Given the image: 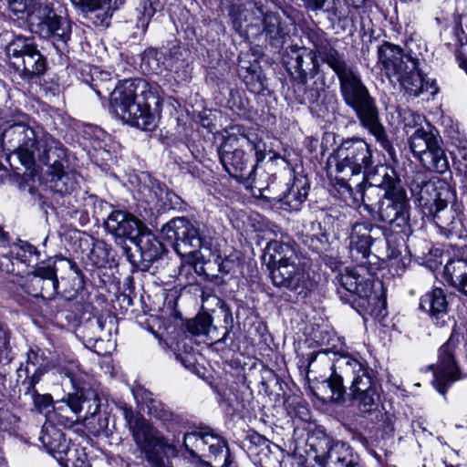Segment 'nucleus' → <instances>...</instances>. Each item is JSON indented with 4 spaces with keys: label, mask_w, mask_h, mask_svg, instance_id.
Here are the masks:
<instances>
[{
    "label": "nucleus",
    "mask_w": 467,
    "mask_h": 467,
    "mask_svg": "<svg viewBox=\"0 0 467 467\" xmlns=\"http://www.w3.org/2000/svg\"><path fill=\"white\" fill-rule=\"evenodd\" d=\"M55 369L61 377L68 379L75 390L74 393H68L66 400L70 410L78 414L88 404V412L91 415L96 414L99 410V399L93 390L86 387L88 375L79 368L78 362L63 359L55 366Z\"/></svg>",
    "instance_id": "nucleus-11"
},
{
    "label": "nucleus",
    "mask_w": 467,
    "mask_h": 467,
    "mask_svg": "<svg viewBox=\"0 0 467 467\" xmlns=\"http://www.w3.org/2000/svg\"><path fill=\"white\" fill-rule=\"evenodd\" d=\"M462 66L465 68L466 72H467V61H464Z\"/></svg>",
    "instance_id": "nucleus-63"
},
{
    "label": "nucleus",
    "mask_w": 467,
    "mask_h": 467,
    "mask_svg": "<svg viewBox=\"0 0 467 467\" xmlns=\"http://www.w3.org/2000/svg\"><path fill=\"white\" fill-rule=\"evenodd\" d=\"M306 3V5L313 10H322L325 5V0H304Z\"/></svg>",
    "instance_id": "nucleus-51"
},
{
    "label": "nucleus",
    "mask_w": 467,
    "mask_h": 467,
    "mask_svg": "<svg viewBox=\"0 0 467 467\" xmlns=\"http://www.w3.org/2000/svg\"><path fill=\"white\" fill-rule=\"evenodd\" d=\"M315 48L316 55L337 75L345 103L356 112L361 125L375 137L382 148L389 150L391 143L380 123L376 101L370 96L358 72L348 65L345 56L339 53L327 39L317 38Z\"/></svg>",
    "instance_id": "nucleus-1"
},
{
    "label": "nucleus",
    "mask_w": 467,
    "mask_h": 467,
    "mask_svg": "<svg viewBox=\"0 0 467 467\" xmlns=\"http://www.w3.org/2000/svg\"><path fill=\"white\" fill-rule=\"evenodd\" d=\"M388 244V257L397 259L401 254V248L404 245V239L402 236L397 234H389L386 238Z\"/></svg>",
    "instance_id": "nucleus-44"
},
{
    "label": "nucleus",
    "mask_w": 467,
    "mask_h": 467,
    "mask_svg": "<svg viewBox=\"0 0 467 467\" xmlns=\"http://www.w3.org/2000/svg\"><path fill=\"white\" fill-rule=\"evenodd\" d=\"M46 372L44 354L39 348H29L26 361L17 368V378L25 394H31L36 397L35 399L38 398L35 393V386Z\"/></svg>",
    "instance_id": "nucleus-19"
},
{
    "label": "nucleus",
    "mask_w": 467,
    "mask_h": 467,
    "mask_svg": "<svg viewBox=\"0 0 467 467\" xmlns=\"http://www.w3.org/2000/svg\"><path fill=\"white\" fill-rule=\"evenodd\" d=\"M240 76L249 91L259 94L265 89L264 78L261 72L257 70L256 65L249 67H241Z\"/></svg>",
    "instance_id": "nucleus-31"
},
{
    "label": "nucleus",
    "mask_w": 467,
    "mask_h": 467,
    "mask_svg": "<svg viewBox=\"0 0 467 467\" xmlns=\"http://www.w3.org/2000/svg\"><path fill=\"white\" fill-rule=\"evenodd\" d=\"M322 354L323 355V358H326V354L325 353H315V352H312L310 354L307 355V358H306V361H307V372L310 371V368L311 367L313 366L314 362L316 361V359L317 358V357Z\"/></svg>",
    "instance_id": "nucleus-52"
},
{
    "label": "nucleus",
    "mask_w": 467,
    "mask_h": 467,
    "mask_svg": "<svg viewBox=\"0 0 467 467\" xmlns=\"http://www.w3.org/2000/svg\"><path fill=\"white\" fill-rule=\"evenodd\" d=\"M163 238L172 243L176 253L189 263L204 257L202 250L210 251L211 242L202 237L200 229L184 217L172 219L161 229Z\"/></svg>",
    "instance_id": "nucleus-8"
},
{
    "label": "nucleus",
    "mask_w": 467,
    "mask_h": 467,
    "mask_svg": "<svg viewBox=\"0 0 467 467\" xmlns=\"http://www.w3.org/2000/svg\"><path fill=\"white\" fill-rule=\"evenodd\" d=\"M156 418H159L161 420L165 419V413L164 412H152Z\"/></svg>",
    "instance_id": "nucleus-60"
},
{
    "label": "nucleus",
    "mask_w": 467,
    "mask_h": 467,
    "mask_svg": "<svg viewBox=\"0 0 467 467\" xmlns=\"http://www.w3.org/2000/svg\"><path fill=\"white\" fill-rule=\"evenodd\" d=\"M5 89V83L0 79V91Z\"/></svg>",
    "instance_id": "nucleus-61"
},
{
    "label": "nucleus",
    "mask_w": 467,
    "mask_h": 467,
    "mask_svg": "<svg viewBox=\"0 0 467 467\" xmlns=\"http://www.w3.org/2000/svg\"><path fill=\"white\" fill-rule=\"evenodd\" d=\"M88 329H90L94 334L90 337L88 334L85 335L89 343L92 340L95 344L99 341L109 340L112 330V318L109 317L108 320V318L99 317L95 321H90L88 324Z\"/></svg>",
    "instance_id": "nucleus-32"
},
{
    "label": "nucleus",
    "mask_w": 467,
    "mask_h": 467,
    "mask_svg": "<svg viewBox=\"0 0 467 467\" xmlns=\"http://www.w3.org/2000/svg\"><path fill=\"white\" fill-rule=\"evenodd\" d=\"M443 276L451 285L467 296V261L459 259L448 262Z\"/></svg>",
    "instance_id": "nucleus-26"
},
{
    "label": "nucleus",
    "mask_w": 467,
    "mask_h": 467,
    "mask_svg": "<svg viewBox=\"0 0 467 467\" xmlns=\"http://www.w3.org/2000/svg\"><path fill=\"white\" fill-rule=\"evenodd\" d=\"M7 244V239L5 237V233L3 232L2 227L0 226V247H5Z\"/></svg>",
    "instance_id": "nucleus-55"
},
{
    "label": "nucleus",
    "mask_w": 467,
    "mask_h": 467,
    "mask_svg": "<svg viewBox=\"0 0 467 467\" xmlns=\"http://www.w3.org/2000/svg\"><path fill=\"white\" fill-rule=\"evenodd\" d=\"M410 127V123L405 124L406 132L409 133V128Z\"/></svg>",
    "instance_id": "nucleus-62"
},
{
    "label": "nucleus",
    "mask_w": 467,
    "mask_h": 467,
    "mask_svg": "<svg viewBox=\"0 0 467 467\" xmlns=\"http://www.w3.org/2000/svg\"><path fill=\"white\" fill-rule=\"evenodd\" d=\"M58 462L62 467H90L86 454L77 449H70Z\"/></svg>",
    "instance_id": "nucleus-39"
},
{
    "label": "nucleus",
    "mask_w": 467,
    "mask_h": 467,
    "mask_svg": "<svg viewBox=\"0 0 467 467\" xmlns=\"http://www.w3.org/2000/svg\"><path fill=\"white\" fill-rule=\"evenodd\" d=\"M7 2L9 9L14 15L20 16L26 13V16H28L38 0H7Z\"/></svg>",
    "instance_id": "nucleus-43"
},
{
    "label": "nucleus",
    "mask_w": 467,
    "mask_h": 467,
    "mask_svg": "<svg viewBox=\"0 0 467 467\" xmlns=\"http://www.w3.org/2000/svg\"><path fill=\"white\" fill-rule=\"evenodd\" d=\"M410 147L427 170L443 173L449 169L445 151L433 133L423 128L416 129L410 137Z\"/></svg>",
    "instance_id": "nucleus-14"
},
{
    "label": "nucleus",
    "mask_w": 467,
    "mask_h": 467,
    "mask_svg": "<svg viewBox=\"0 0 467 467\" xmlns=\"http://www.w3.org/2000/svg\"><path fill=\"white\" fill-rule=\"evenodd\" d=\"M3 144L17 155L20 162L32 167L36 161L48 162V151L55 140L43 128L31 127L24 122L8 125L2 133Z\"/></svg>",
    "instance_id": "nucleus-5"
},
{
    "label": "nucleus",
    "mask_w": 467,
    "mask_h": 467,
    "mask_svg": "<svg viewBox=\"0 0 467 467\" xmlns=\"http://www.w3.org/2000/svg\"><path fill=\"white\" fill-rule=\"evenodd\" d=\"M35 47L32 39L19 36L8 44L6 53L14 61H18Z\"/></svg>",
    "instance_id": "nucleus-34"
},
{
    "label": "nucleus",
    "mask_w": 467,
    "mask_h": 467,
    "mask_svg": "<svg viewBox=\"0 0 467 467\" xmlns=\"http://www.w3.org/2000/svg\"><path fill=\"white\" fill-rule=\"evenodd\" d=\"M366 269L362 266L346 268L337 279L339 284L337 294L342 301L368 311L369 306L378 300L373 293L372 281L364 276Z\"/></svg>",
    "instance_id": "nucleus-12"
},
{
    "label": "nucleus",
    "mask_w": 467,
    "mask_h": 467,
    "mask_svg": "<svg viewBox=\"0 0 467 467\" xmlns=\"http://www.w3.org/2000/svg\"><path fill=\"white\" fill-rule=\"evenodd\" d=\"M163 54L155 48L146 50L141 58V67L148 74H158L163 65Z\"/></svg>",
    "instance_id": "nucleus-36"
},
{
    "label": "nucleus",
    "mask_w": 467,
    "mask_h": 467,
    "mask_svg": "<svg viewBox=\"0 0 467 467\" xmlns=\"http://www.w3.org/2000/svg\"><path fill=\"white\" fill-rule=\"evenodd\" d=\"M177 359H179L185 368H190L192 365V360L190 357L182 358L181 356H177Z\"/></svg>",
    "instance_id": "nucleus-53"
},
{
    "label": "nucleus",
    "mask_w": 467,
    "mask_h": 467,
    "mask_svg": "<svg viewBox=\"0 0 467 467\" xmlns=\"http://www.w3.org/2000/svg\"><path fill=\"white\" fill-rule=\"evenodd\" d=\"M12 254L22 263H26L31 257L38 258L40 253L33 244L26 241H19L12 249Z\"/></svg>",
    "instance_id": "nucleus-40"
},
{
    "label": "nucleus",
    "mask_w": 467,
    "mask_h": 467,
    "mask_svg": "<svg viewBox=\"0 0 467 467\" xmlns=\"http://www.w3.org/2000/svg\"><path fill=\"white\" fill-rule=\"evenodd\" d=\"M315 461L321 467H362L359 455L348 443L335 440L324 430L317 429L308 438Z\"/></svg>",
    "instance_id": "nucleus-9"
},
{
    "label": "nucleus",
    "mask_w": 467,
    "mask_h": 467,
    "mask_svg": "<svg viewBox=\"0 0 467 467\" xmlns=\"http://www.w3.org/2000/svg\"><path fill=\"white\" fill-rule=\"evenodd\" d=\"M212 324L211 317L208 315L198 316L188 324L189 331L193 335H206Z\"/></svg>",
    "instance_id": "nucleus-42"
},
{
    "label": "nucleus",
    "mask_w": 467,
    "mask_h": 467,
    "mask_svg": "<svg viewBox=\"0 0 467 467\" xmlns=\"http://www.w3.org/2000/svg\"><path fill=\"white\" fill-rule=\"evenodd\" d=\"M457 171L462 176L463 192H467V147L460 149L456 156Z\"/></svg>",
    "instance_id": "nucleus-45"
},
{
    "label": "nucleus",
    "mask_w": 467,
    "mask_h": 467,
    "mask_svg": "<svg viewBox=\"0 0 467 467\" xmlns=\"http://www.w3.org/2000/svg\"><path fill=\"white\" fill-rule=\"evenodd\" d=\"M49 174L56 192L68 194L77 188L78 182L75 174L66 172L61 162L55 161L49 168Z\"/></svg>",
    "instance_id": "nucleus-27"
},
{
    "label": "nucleus",
    "mask_w": 467,
    "mask_h": 467,
    "mask_svg": "<svg viewBox=\"0 0 467 467\" xmlns=\"http://www.w3.org/2000/svg\"><path fill=\"white\" fill-rule=\"evenodd\" d=\"M382 229L370 222L356 223L351 227L349 234V252L354 260L367 258L370 254V246L377 239Z\"/></svg>",
    "instance_id": "nucleus-20"
},
{
    "label": "nucleus",
    "mask_w": 467,
    "mask_h": 467,
    "mask_svg": "<svg viewBox=\"0 0 467 467\" xmlns=\"http://www.w3.org/2000/svg\"><path fill=\"white\" fill-rule=\"evenodd\" d=\"M140 390V389H138V390L134 391V395H135L136 398L140 395V393H139Z\"/></svg>",
    "instance_id": "nucleus-64"
},
{
    "label": "nucleus",
    "mask_w": 467,
    "mask_h": 467,
    "mask_svg": "<svg viewBox=\"0 0 467 467\" xmlns=\"http://www.w3.org/2000/svg\"><path fill=\"white\" fill-rule=\"evenodd\" d=\"M275 179V176L269 175L265 171L261 172L257 177L255 171L250 179L244 180L241 182L247 184L253 189H256L260 194H264L265 192H271V184L274 183Z\"/></svg>",
    "instance_id": "nucleus-38"
},
{
    "label": "nucleus",
    "mask_w": 467,
    "mask_h": 467,
    "mask_svg": "<svg viewBox=\"0 0 467 467\" xmlns=\"http://www.w3.org/2000/svg\"><path fill=\"white\" fill-rule=\"evenodd\" d=\"M39 440L57 462L62 461V457L71 449L61 430L51 422L43 425Z\"/></svg>",
    "instance_id": "nucleus-23"
},
{
    "label": "nucleus",
    "mask_w": 467,
    "mask_h": 467,
    "mask_svg": "<svg viewBox=\"0 0 467 467\" xmlns=\"http://www.w3.org/2000/svg\"><path fill=\"white\" fill-rule=\"evenodd\" d=\"M153 15H154V10H152L151 8L149 9L147 7H144V14H143V16H145L150 18V17L153 16Z\"/></svg>",
    "instance_id": "nucleus-59"
},
{
    "label": "nucleus",
    "mask_w": 467,
    "mask_h": 467,
    "mask_svg": "<svg viewBox=\"0 0 467 467\" xmlns=\"http://www.w3.org/2000/svg\"><path fill=\"white\" fill-rule=\"evenodd\" d=\"M35 393L37 397L36 399V401L35 400L36 397H33V395L31 394H28L30 396V398L33 400L34 403L36 406H37L39 409H45L48 406L49 404V399L50 397L49 396H42V395H39L36 393V391L35 390Z\"/></svg>",
    "instance_id": "nucleus-50"
},
{
    "label": "nucleus",
    "mask_w": 467,
    "mask_h": 467,
    "mask_svg": "<svg viewBox=\"0 0 467 467\" xmlns=\"http://www.w3.org/2000/svg\"><path fill=\"white\" fill-rule=\"evenodd\" d=\"M306 196V183L296 179L291 185L285 184V190L282 194L271 198L280 202L285 210L298 211L305 202Z\"/></svg>",
    "instance_id": "nucleus-24"
},
{
    "label": "nucleus",
    "mask_w": 467,
    "mask_h": 467,
    "mask_svg": "<svg viewBox=\"0 0 467 467\" xmlns=\"http://www.w3.org/2000/svg\"><path fill=\"white\" fill-rule=\"evenodd\" d=\"M218 269L222 274H234L240 267V256L236 253H233L223 258H217Z\"/></svg>",
    "instance_id": "nucleus-41"
},
{
    "label": "nucleus",
    "mask_w": 467,
    "mask_h": 467,
    "mask_svg": "<svg viewBox=\"0 0 467 467\" xmlns=\"http://www.w3.org/2000/svg\"><path fill=\"white\" fill-rule=\"evenodd\" d=\"M161 88L144 79H125L110 93V108L125 123L153 130L162 111Z\"/></svg>",
    "instance_id": "nucleus-2"
},
{
    "label": "nucleus",
    "mask_w": 467,
    "mask_h": 467,
    "mask_svg": "<svg viewBox=\"0 0 467 467\" xmlns=\"http://www.w3.org/2000/svg\"><path fill=\"white\" fill-rule=\"evenodd\" d=\"M138 244L142 256L148 261H153L161 254V244L151 235H141Z\"/></svg>",
    "instance_id": "nucleus-37"
},
{
    "label": "nucleus",
    "mask_w": 467,
    "mask_h": 467,
    "mask_svg": "<svg viewBox=\"0 0 467 467\" xmlns=\"http://www.w3.org/2000/svg\"><path fill=\"white\" fill-rule=\"evenodd\" d=\"M245 147H250L255 151L257 162L264 160L265 154L259 143L251 140L246 134L240 132V130L238 132L228 133L218 150L223 169L240 182L250 179L256 166L250 156L241 150Z\"/></svg>",
    "instance_id": "nucleus-6"
},
{
    "label": "nucleus",
    "mask_w": 467,
    "mask_h": 467,
    "mask_svg": "<svg viewBox=\"0 0 467 467\" xmlns=\"http://www.w3.org/2000/svg\"><path fill=\"white\" fill-rule=\"evenodd\" d=\"M378 64L390 81L398 82L409 95L417 97L431 89L436 93L435 80L425 81L418 68V59L390 42L378 47Z\"/></svg>",
    "instance_id": "nucleus-4"
},
{
    "label": "nucleus",
    "mask_w": 467,
    "mask_h": 467,
    "mask_svg": "<svg viewBox=\"0 0 467 467\" xmlns=\"http://www.w3.org/2000/svg\"><path fill=\"white\" fill-rule=\"evenodd\" d=\"M296 259L297 256L289 244L276 240L267 243L263 254V261L266 264L268 270L274 265Z\"/></svg>",
    "instance_id": "nucleus-25"
},
{
    "label": "nucleus",
    "mask_w": 467,
    "mask_h": 467,
    "mask_svg": "<svg viewBox=\"0 0 467 467\" xmlns=\"http://www.w3.org/2000/svg\"><path fill=\"white\" fill-rule=\"evenodd\" d=\"M448 307L447 296L439 287L426 292L420 300V308L426 312L438 326H444L449 319Z\"/></svg>",
    "instance_id": "nucleus-21"
},
{
    "label": "nucleus",
    "mask_w": 467,
    "mask_h": 467,
    "mask_svg": "<svg viewBox=\"0 0 467 467\" xmlns=\"http://www.w3.org/2000/svg\"><path fill=\"white\" fill-rule=\"evenodd\" d=\"M58 285L55 264L42 262L28 274L26 287L27 293L35 297L53 299L57 294Z\"/></svg>",
    "instance_id": "nucleus-18"
},
{
    "label": "nucleus",
    "mask_w": 467,
    "mask_h": 467,
    "mask_svg": "<svg viewBox=\"0 0 467 467\" xmlns=\"http://www.w3.org/2000/svg\"><path fill=\"white\" fill-rule=\"evenodd\" d=\"M323 90V83H317L314 81L313 86L305 91L304 102L315 103L320 97V93Z\"/></svg>",
    "instance_id": "nucleus-46"
},
{
    "label": "nucleus",
    "mask_w": 467,
    "mask_h": 467,
    "mask_svg": "<svg viewBox=\"0 0 467 467\" xmlns=\"http://www.w3.org/2000/svg\"><path fill=\"white\" fill-rule=\"evenodd\" d=\"M296 67L300 71L301 74H305L306 70L303 68V57L302 56L298 55L296 58Z\"/></svg>",
    "instance_id": "nucleus-54"
},
{
    "label": "nucleus",
    "mask_w": 467,
    "mask_h": 467,
    "mask_svg": "<svg viewBox=\"0 0 467 467\" xmlns=\"http://www.w3.org/2000/svg\"><path fill=\"white\" fill-rule=\"evenodd\" d=\"M330 369L331 375L325 383L331 391V400H343L346 392L343 377H346L351 379L350 392L363 411H370L377 405L379 387L374 381L372 369L366 364L348 354H342Z\"/></svg>",
    "instance_id": "nucleus-3"
},
{
    "label": "nucleus",
    "mask_w": 467,
    "mask_h": 467,
    "mask_svg": "<svg viewBox=\"0 0 467 467\" xmlns=\"http://www.w3.org/2000/svg\"><path fill=\"white\" fill-rule=\"evenodd\" d=\"M100 253H103V254H104V256H103L101 259H98V260H96V261L94 260V264H95L96 265L99 266V267H100V266H102V265H104V263H105V261H106V257H107V254H106V253H105V251H104V249H103L102 245H100V244H96V245L93 247V249H92V251H91V253H90V256H91V259H92V260H93V257H94L95 255H99V254H100Z\"/></svg>",
    "instance_id": "nucleus-49"
},
{
    "label": "nucleus",
    "mask_w": 467,
    "mask_h": 467,
    "mask_svg": "<svg viewBox=\"0 0 467 467\" xmlns=\"http://www.w3.org/2000/svg\"><path fill=\"white\" fill-rule=\"evenodd\" d=\"M410 210L407 192L396 174L395 180L387 183V192L382 193V200L377 210L379 220L407 235L411 228Z\"/></svg>",
    "instance_id": "nucleus-10"
},
{
    "label": "nucleus",
    "mask_w": 467,
    "mask_h": 467,
    "mask_svg": "<svg viewBox=\"0 0 467 467\" xmlns=\"http://www.w3.org/2000/svg\"><path fill=\"white\" fill-rule=\"evenodd\" d=\"M412 429L414 432L418 431V429L421 430L422 431H425V428L422 426V424L420 421H413L412 422Z\"/></svg>",
    "instance_id": "nucleus-57"
},
{
    "label": "nucleus",
    "mask_w": 467,
    "mask_h": 467,
    "mask_svg": "<svg viewBox=\"0 0 467 467\" xmlns=\"http://www.w3.org/2000/svg\"><path fill=\"white\" fill-rule=\"evenodd\" d=\"M395 175L396 171L392 167L383 164L376 165L373 171H369L366 177H362L361 182L356 183V193L353 192H348L351 195L354 194L356 200L358 199L356 194H358L361 202L368 211L378 210L382 200L380 192H387V183L389 181L393 182Z\"/></svg>",
    "instance_id": "nucleus-15"
},
{
    "label": "nucleus",
    "mask_w": 467,
    "mask_h": 467,
    "mask_svg": "<svg viewBox=\"0 0 467 467\" xmlns=\"http://www.w3.org/2000/svg\"><path fill=\"white\" fill-rule=\"evenodd\" d=\"M9 335L6 330L0 328V363L3 360L9 359L8 358V350H9Z\"/></svg>",
    "instance_id": "nucleus-47"
},
{
    "label": "nucleus",
    "mask_w": 467,
    "mask_h": 467,
    "mask_svg": "<svg viewBox=\"0 0 467 467\" xmlns=\"http://www.w3.org/2000/svg\"><path fill=\"white\" fill-rule=\"evenodd\" d=\"M336 161L337 180L350 192L352 185L348 181L360 174L366 177L376 167L371 146L359 138L344 140L337 149Z\"/></svg>",
    "instance_id": "nucleus-7"
},
{
    "label": "nucleus",
    "mask_w": 467,
    "mask_h": 467,
    "mask_svg": "<svg viewBox=\"0 0 467 467\" xmlns=\"http://www.w3.org/2000/svg\"><path fill=\"white\" fill-rule=\"evenodd\" d=\"M263 32L271 42L282 40L288 34L286 26L282 23L281 17L275 13H266L264 16Z\"/></svg>",
    "instance_id": "nucleus-29"
},
{
    "label": "nucleus",
    "mask_w": 467,
    "mask_h": 467,
    "mask_svg": "<svg viewBox=\"0 0 467 467\" xmlns=\"http://www.w3.org/2000/svg\"><path fill=\"white\" fill-rule=\"evenodd\" d=\"M26 19L30 31L43 38L66 42L70 36L69 22L56 14L48 0H38Z\"/></svg>",
    "instance_id": "nucleus-13"
},
{
    "label": "nucleus",
    "mask_w": 467,
    "mask_h": 467,
    "mask_svg": "<svg viewBox=\"0 0 467 467\" xmlns=\"http://www.w3.org/2000/svg\"><path fill=\"white\" fill-rule=\"evenodd\" d=\"M209 429L206 428L202 431L187 432L184 434L183 447L191 457L199 458L200 453L205 455V437Z\"/></svg>",
    "instance_id": "nucleus-30"
},
{
    "label": "nucleus",
    "mask_w": 467,
    "mask_h": 467,
    "mask_svg": "<svg viewBox=\"0 0 467 467\" xmlns=\"http://www.w3.org/2000/svg\"><path fill=\"white\" fill-rule=\"evenodd\" d=\"M247 439L252 444L255 446H267L268 443V440L265 436L257 432H253L249 434L247 436Z\"/></svg>",
    "instance_id": "nucleus-48"
},
{
    "label": "nucleus",
    "mask_w": 467,
    "mask_h": 467,
    "mask_svg": "<svg viewBox=\"0 0 467 467\" xmlns=\"http://www.w3.org/2000/svg\"><path fill=\"white\" fill-rule=\"evenodd\" d=\"M410 118L411 119L415 125L420 124L423 119V117L419 114H410Z\"/></svg>",
    "instance_id": "nucleus-56"
},
{
    "label": "nucleus",
    "mask_w": 467,
    "mask_h": 467,
    "mask_svg": "<svg viewBox=\"0 0 467 467\" xmlns=\"http://www.w3.org/2000/svg\"><path fill=\"white\" fill-rule=\"evenodd\" d=\"M142 223L130 213L113 211L108 217L106 228L117 237L136 239L141 232Z\"/></svg>",
    "instance_id": "nucleus-22"
},
{
    "label": "nucleus",
    "mask_w": 467,
    "mask_h": 467,
    "mask_svg": "<svg viewBox=\"0 0 467 467\" xmlns=\"http://www.w3.org/2000/svg\"><path fill=\"white\" fill-rule=\"evenodd\" d=\"M457 343L450 337L439 349L436 364L430 368L433 372L432 384L436 390L445 395L448 388L461 379L460 368L456 361Z\"/></svg>",
    "instance_id": "nucleus-17"
},
{
    "label": "nucleus",
    "mask_w": 467,
    "mask_h": 467,
    "mask_svg": "<svg viewBox=\"0 0 467 467\" xmlns=\"http://www.w3.org/2000/svg\"><path fill=\"white\" fill-rule=\"evenodd\" d=\"M205 439V449L207 448L209 456L217 459L219 456H223L224 451V459L227 455H230L227 442L223 437L213 433L212 430L209 429V431H206Z\"/></svg>",
    "instance_id": "nucleus-35"
},
{
    "label": "nucleus",
    "mask_w": 467,
    "mask_h": 467,
    "mask_svg": "<svg viewBox=\"0 0 467 467\" xmlns=\"http://www.w3.org/2000/svg\"><path fill=\"white\" fill-rule=\"evenodd\" d=\"M269 272L272 283L276 287L287 289L302 297H306L311 290L309 275L298 258L274 265Z\"/></svg>",
    "instance_id": "nucleus-16"
},
{
    "label": "nucleus",
    "mask_w": 467,
    "mask_h": 467,
    "mask_svg": "<svg viewBox=\"0 0 467 467\" xmlns=\"http://www.w3.org/2000/svg\"><path fill=\"white\" fill-rule=\"evenodd\" d=\"M358 7V5L349 0H325L322 10L341 21L348 17L351 8Z\"/></svg>",
    "instance_id": "nucleus-33"
},
{
    "label": "nucleus",
    "mask_w": 467,
    "mask_h": 467,
    "mask_svg": "<svg viewBox=\"0 0 467 467\" xmlns=\"http://www.w3.org/2000/svg\"><path fill=\"white\" fill-rule=\"evenodd\" d=\"M13 64L18 70H22L27 78L39 76L46 70V59L36 49V47L20 60L13 61Z\"/></svg>",
    "instance_id": "nucleus-28"
},
{
    "label": "nucleus",
    "mask_w": 467,
    "mask_h": 467,
    "mask_svg": "<svg viewBox=\"0 0 467 467\" xmlns=\"http://www.w3.org/2000/svg\"><path fill=\"white\" fill-rule=\"evenodd\" d=\"M443 464L445 467H463L461 463H450L447 462V460H443Z\"/></svg>",
    "instance_id": "nucleus-58"
}]
</instances>
